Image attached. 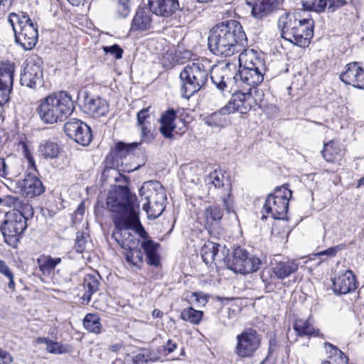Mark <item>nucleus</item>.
<instances>
[{"label": "nucleus", "mask_w": 364, "mask_h": 364, "mask_svg": "<svg viewBox=\"0 0 364 364\" xmlns=\"http://www.w3.org/2000/svg\"><path fill=\"white\" fill-rule=\"evenodd\" d=\"M136 200V195L127 186H119L109 193L106 205L114 225L112 237L122 248H134L139 244V240L130 232L134 230L141 238V248L145 252L147 264L157 267L161 264L159 244L149 236L141 224Z\"/></svg>", "instance_id": "1"}, {"label": "nucleus", "mask_w": 364, "mask_h": 364, "mask_svg": "<svg viewBox=\"0 0 364 364\" xmlns=\"http://www.w3.org/2000/svg\"><path fill=\"white\" fill-rule=\"evenodd\" d=\"M247 44L242 26L235 20H228L215 26L208 37V47L215 55L231 56Z\"/></svg>", "instance_id": "2"}, {"label": "nucleus", "mask_w": 364, "mask_h": 364, "mask_svg": "<svg viewBox=\"0 0 364 364\" xmlns=\"http://www.w3.org/2000/svg\"><path fill=\"white\" fill-rule=\"evenodd\" d=\"M75 109L71 95L65 91L55 92L42 99L37 108L40 119L48 124L64 121Z\"/></svg>", "instance_id": "3"}, {"label": "nucleus", "mask_w": 364, "mask_h": 364, "mask_svg": "<svg viewBox=\"0 0 364 364\" xmlns=\"http://www.w3.org/2000/svg\"><path fill=\"white\" fill-rule=\"evenodd\" d=\"M210 75V65L205 60L189 62L180 73L181 93L189 99L203 89Z\"/></svg>", "instance_id": "4"}, {"label": "nucleus", "mask_w": 364, "mask_h": 364, "mask_svg": "<svg viewBox=\"0 0 364 364\" xmlns=\"http://www.w3.org/2000/svg\"><path fill=\"white\" fill-rule=\"evenodd\" d=\"M8 21L14 32L16 43L25 50L33 49L38 38V26L24 12L11 13Z\"/></svg>", "instance_id": "5"}, {"label": "nucleus", "mask_w": 364, "mask_h": 364, "mask_svg": "<svg viewBox=\"0 0 364 364\" xmlns=\"http://www.w3.org/2000/svg\"><path fill=\"white\" fill-rule=\"evenodd\" d=\"M291 197V191L286 186L278 187L274 192L269 194L262 208V212L269 215L276 220L285 218L289 198Z\"/></svg>", "instance_id": "6"}, {"label": "nucleus", "mask_w": 364, "mask_h": 364, "mask_svg": "<svg viewBox=\"0 0 364 364\" xmlns=\"http://www.w3.org/2000/svg\"><path fill=\"white\" fill-rule=\"evenodd\" d=\"M209 192L215 193L222 200V205L227 213H235L234 200L232 196L231 183L220 171L215 170L208 178Z\"/></svg>", "instance_id": "7"}, {"label": "nucleus", "mask_w": 364, "mask_h": 364, "mask_svg": "<svg viewBox=\"0 0 364 364\" xmlns=\"http://www.w3.org/2000/svg\"><path fill=\"white\" fill-rule=\"evenodd\" d=\"M261 344V336L252 328H246L236 336L235 353L240 358H251Z\"/></svg>", "instance_id": "8"}, {"label": "nucleus", "mask_w": 364, "mask_h": 364, "mask_svg": "<svg viewBox=\"0 0 364 364\" xmlns=\"http://www.w3.org/2000/svg\"><path fill=\"white\" fill-rule=\"evenodd\" d=\"M27 227L28 223L24 222L21 216L15 215L9 211L5 215L0 230L5 242L10 246L15 247L19 241L21 235Z\"/></svg>", "instance_id": "9"}, {"label": "nucleus", "mask_w": 364, "mask_h": 364, "mask_svg": "<svg viewBox=\"0 0 364 364\" xmlns=\"http://www.w3.org/2000/svg\"><path fill=\"white\" fill-rule=\"evenodd\" d=\"M261 264L259 258L250 255L245 249L237 247L234 250L228 268L235 272L246 274L257 272Z\"/></svg>", "instance_id": "10"}, {"label": "nucleus", "mask_w": 364, "mask_h": 364, "mask_svg": "<svg viewBox=\"0 0 364 364\" xmlns=\"http://www.w3.org/2000/svg\"><path fill=\"white\" fill-rule=\"evenodd\" d=\"M42 60L38 55L28 58L21 73L20 83L22 86L36 88L41 85L43 79Z\"/></svg>", "instance_id": "11"}, {"label": "nucleus", "mask_w": 364, "mask_h": 364, "mask_svg": "<svg viewBox=\"0 0 364 364\" xmlns=\"http://www.w3.org/2000/svg\"><path fill=\"white\" fill-rule=\"evenodd\" d=\"M78 97L80 100L82 99L83 112L92 117L105 116L109 111V105L106 100L98 95H92L86 90H80Z\"/></svg>", "instance_id": "12"}, {"label": "nucleus", "mask_w": 364, "mask_h": 364, "mask_svg": "<svg viewBox=\"0 0 364 364\" xmlns=\"http://www.w3.org/2000/svg\"><path fill=\"white\" fill-rule=\"evenodd\" d=\"M65 134L75 142L87 146L92 139L91 128L77 119H70L64 124Z\"/></svg>", "instance_id": "13"}, {"label": "nucleus", "mask_w": 364, "mask_h": 364, "mask_svg": "<svg viewBox=\"0 0 364 364\" xmlns=\"http://www.w3.org/2000/svg\"><path fill=\"white\" fill-rule=\"evenodd\" d=\"M332 282V289L336 294H346L357 289L355 276L350 269L338 271Z\"/></svg>", "instance_id": "14"}, {"label": "nucleus", "mask_w": 364, "mask_h": 364, "mask_svg": "<svg viewBox=\"0 0 364 364\" xmlns=\"http://www.w3.org/2000/svg\"><path fill=\"white\" fill-rule=\"evenodd\" d=\"M14 72V63H4L0 68V106L5 105L9 100L13 88Z\"/></svg>", "instance_id": "15"}, {"label": "nucleus", "mask_w": 364, "mask_h": 364, "mask_svg": "<svg viewBox=\"0 0 364 364\" xmlns=\"http://www.w3.org/2000/svg\"><path fill=\"white\" fill-rule=\"evenodd\" d=\"M252 90L250 88L247 92H235L225 105V109H228L230 114L235 112L241 114L247 113L253 107Z\"/></svg>", "instance_id": "16"}, {"label": "nucleus", "mask_w": 364, "mask_h": 364, "mask_svg": "<svg viewBox=\"0 0 364 364\" xmlns=\"http://www.w3.org/2000/svg\"><path fill=\"white\" fill-rule=\"evenodd\" d=\"M277 23L282 37L294 44L297 28L300 23L296 14L284 12L279 17Z\"/></svg>", "instance_id": "17"}, {"label": "nucleus", "mask_w": 364, "mask_h": 364, "mask_svg": "<svg viewBox=\"0 0 364 364\" xmlns=\"http://www.w3.org/2000/svg\"><path fill=\"white\" fill-rule=\"evenodd\" d=\"M340 79L346 85H350L358 89L364 87V70L358 63L347 64L343 72L340 75Z\"/></svg>", "instance_id": "18"}, {"label": "nucleus", "mask_w": 364, "mask_h": 364, "mask_svg": "<svg viewBox=\"0 0 364 364\" xmlns=\"http://www.w3.org/2000/svg\"><path fill=\"white\" fill-rule=\"evenodd\" d=\"M148 6L152 14L165 18L171 17L183 9L179 0H149Z\"/></svg>", "instance_id": "19"}, {"label": "nucleus", "mask_w": 364, "mask_h": 364, "mask_svg": "<svg viewBox=\"0 0 364 364\" xmlns=\"http://www.w3.org/2000/svg\"><path fill=\"white\" fill-rule=\"evenodd\" d=\"M151 107L149 106L139 111L136 114L137 127L140 132L141 141L151 143L155 138V134L151 130Z\"/></svg>", "instance_id": "20"}, {"label": "nucleus", "mask_w": 364, "mask_h": 364, "mask_svg": "<svg viewBox=\"0 0 364 364\" xmlns=\"http://www.w3.org/2000/svg\"><path fill=\"white\" fill-rule=\"evenodd\" d=\"M266 71L265 65L253 68H239L238 73L234 77L237 81L238 78L251 87H256L261 84L264 80V74Z\"/></svg>", "instance_id": "21"}, {"label": "nucleus", "mask_w": 364, "mask_h": 364, "mask_svg": "<svg viewBox=\"0 0 364 364\" xmlns=\"http://www.w3.org/2000/svg\"><path fill=\"white\" fill-rule=\"evenodd\" d=\"M18 185L23 194L27 198H32L40 196L45 191L42 181L35 172L27 173L22 181H18Z\"/></svg>", "instance_id": "22"}, {"label": "nucleus", "mask_w": 364, "mask_h": 364, "mask_svg": "<svg viewBox=\"0 0 364 364\" xmlns=\"http://www.w3.org/2000/svg\"><path fill=\"white\" fill-rule=\"evenodd\" d=\"M141 196H144L146 203L166 202V195L163 186L159 181L145 182L139 189Z\"/></svg>", "instance_id": "23"}, {"label": "nucleus", "mask_w": 364, "mask_h": 364, "mask_svg": "<svg viewBox=\"0 0 364 364\" xmlns=\"http://www.w3.org/2000/svg\"><path fill=\"white\" fill-rule=\"evenodd\" d=\"M151 11L149 8L139 7L131 22L129 33L144 32L151 28Z\"/></svg>", "instance_id": "24"}, {"label": "nucleus", "mask_w": 364, "mask_h": 364, "mask_svg": "<svg viewBox=\"0 0 364 364\" xmlns=\"http://www.w3.org/2000/svg\"><path fill=\"white\" fill-rule=\"evenodd\" d=\"M300 23L296 33L294 45L306 48L309 46L314 36V22L311 18H299Z\"/></svg>", "instance_id": "25"}, {"label": "nucleus", "mask_w": 364, "mask_h": 364, "mask_svg": "<svg viewBox=\"0 0 364 364\" xmlns=\"http://www.w3.org/2000/svg\"><path fill=\"white\" fill-rule=\"evenodd\" d=\"M279 257V256L276 257L272 262V272L274 277L282 280L295 273L298 270L299 265L293 260H280Z\"/></svg>", "instance_id": "26"}, {"label": "nucleus", "mask_w": 364, "mask_h": 364, "mask_svg": "<svg viewBox=\"0 0 364 364\" xmlns=\"http://www.w3.org/2000/svg\"><path fill=\"white\" fill-rule=\"evenodd\" d=\"M224 250L225 247L220 244L210 241L205 242L200 250L203 261L208 264L216 259L222 260L225 255Z\"/></svg>", "instance_id": "27"}, {"label": "nucleus", "mask_w": 364, "mask_h": 364, "mask_svg": "<svg viewBox=\"0 0 364 364\" xmlns=\"http://www.w3.org/2000/svg\"><path fill=\"white\" fill-rule=\"evenodd\" d=\"M177 117V111L173 108L168 109L161 114L159 119L161 124L159 132L166 139H173V131L176 128L175 119Z\"/></svg>", "instance_id": "28"}, {"label": "nucleus", "mask_w": 364, "mask_h": 364, "mask_svg": "<svg viewBox=\"0 0 364 364\" xmlns=\"http://www.w3.org/2000/svg\"><path fill=\"white\" fill-rule=\"evenodd\" d=\"M279 4V0H254L252 14L257 18H262L277 9Z\"/></svg>", "instance_id": "29"}, {"label": "nucleus", "mask_w": 364, "mask_h": 364, "mask_svg": "<svg viewBox=\"0 0 364 364\" xmlns=\"http://www.w3.org/2000/svg\"><path fill=\"white\" fill-rule=\"evenodd\" d=\"M229 114L230 112L228 109H225V106H223L219 110L205 116L203 118V122L210 127L224 128L230 122L228 117Z\"/></svg>", "instance_id": "30"}, {"label": "nucleus", "mask_w": 364, "mask_h": 364, "mask_svg": "<svg viewBox=\"0 0 364 364\" xmlns=\"http://www.w3.org/2000/svg\"><path fill=\"white\" fill-rule=\"evenodd\" d=\"M327 359L323 360L321 364H347L348 358L334 345L325 342L323 343Z\"/></svg>", "instance_id": "31"}, {"label": "nucleus", "mask_w": 364, "mask_h": 364, "mask_svg": "<svg viewBox=\"0 0 364 364\" xmlns=\"http://www.w3.org/2000/svg\"><path fill=\"white\" fill-rule=\"evenodd\" d=\"M238 56L239 68H253L264 65V61L257 57V52L253 49H245Z\"/></svg>", "instance_id": "32"}, {"label": "nucleus", "mask_w": 364, "mask_h": 364, "mask_svg": "<svg viewBox=\"0 0 364 364\" xmlns=\"http://www.w3.org/2000/svg\"><path fill=\"white\" fill-rule=\"evenodd\" d=\"M293 329L297 336H318V330L315 328L311 321L296 319L293 325Z\"/></svg>", "instance_id": "33"}, {"label": "nucleus", "mask_w": 364, "mask_h": 364, "mask_svg": "<svg viewBox=\"0 0 364 364\" xmlns=\"http://www.w3.org/2000/svg\"><path fill=\"white\" fill-rule=\"evenodd\" d=\"M223 216V208L218 204L208 205L204 211L206 226L210 227L220 221Z\"/></svg>", "instance_id": "34"}, {"label": "nucleus", "mask_w": 364, "mask_h": 364, "mask_svg": "<svg viewBox=\"0 0 364 364\" xmlns=\"http://www.w3.org/2000/svg\"><path fill=\"white\" fill-rule=\"evenodd\" d=\"M226 73V69H215L210 74V79L213 83L220 91L226 90L232 82L230 78L225 77Z\"/></svg>", "instance_id": "35"}, {"label": "nucleus", "mask_w": 364, "mask_h": 364, "mask_svg": "<svg viewBox=\"0 0 364 364\" xmlns=\"http://www.w3.org/2000/svg\"><path fill=\"white\" fill-rule=\"evenodd\" d=\"M142 142H134L131 144H125L124 142H118L115 144L114 148L112 150L111 154L116 159L126 158L132 153V151L138 147Z\"/></svg>", "instance_id": "36"}, {"label": "nucleus", "mask_w": 364, "mask_h": 364, "mask_svg": "<svg viewBox=\"0 0 364 364\" xmlns=\"http://www.w3.org/2000/svg\"><path fill=\"white\" fill-rule=\"evenodd\" d=\"M83 326L89 332L100 334L102 326L101 319L97 314H87L83 319Z\"/></svg>", "instance_id": "37"}, {"label": "nucleus", "mask_w": 364, "mask_h": 364, "mask_svg": "<svg viewBox=\"0 0 364 364\" xmlns=\"http://www.w3.org/2000/svg\"><path fill=\"white\" fill-rule=\"evenodd\" d=\"M38 151L44 158L55 159L60 153V146L53 141L46 140L40 144Z\"/></svg>", "instance_id": "38"}, {"label": "nucleus", "mask_w": 364, "mask_h": 364, "mask_svg": "<svg viewBox=\"0 0 364 364\" xmlns=\"http://www.w3.org/2000/svg\"><path fill=\"white\" fill-rule=\"evenodd\" d=\"M112 11L115 18L123 19L127 18L131 11V1L115 0Z\"/></svg>", "instance_id": "39"}, {"label": "nucleus", "mask_w": 364, "mask_h": 364, "mask_svg": "<svg viewBox=\"0 0 364 364\" xmlns=\"http://www.w3.org/2000/svg\"><path fill=\"white\" fill-rule=\"evenodd\" d=\"M83 284L86 289V292L83 296V299L86 300L87 302H89L92 294L98 290L100 282L95 275L87 274L84 279Z\"/></svg>", "instance_id": "40"}, {"label": "nucleus", "mask_w": 364, "mask_h": 364, "mask_svg": "<svg viewBox=\"0 0 364 364\" xmlns=\"http://www.w3.org/2000/svg\"><path fill=\"white\" fill-rule=\"evenodd\" d=\"M125 258L127 262L137 268H141L144 262V255L138 247L126 250Z\"/></svg>", "instance_id": "41"}, {"label": "nucleus", "mask_w": 364, "mask_h": 364, "mask_svg": "<svg viewBox=\"0 0 364 364\" xmlns=\"http://www.w3.org/2000/svg\"><path fill=\"white\" fill-rule=\"evenodd\" d=\"M203 316V312L202 311L196 310L192 307L184 309L180 315L182 320L196 325L200 323Z\"/></svg>", "instance_id": "42"}, {"label": "nucleus", "mask_w": 364, "mask_h": 364, "mask_svg": "<svg viewBox=\"0 0 364 364\" xmlns=\"http://www.w3.org/2000/svg\"><path fill=\"white\" fill-rule=\"evenodd\" d=\"M11 212L14 213L15 215L21 216L24 222L26 223L27 221L31 219L33 216V209L32 205L24 200H21L20 205H18L16 210H12Z\"/></svg>", "instance_id": "43"}, {"label": "nucleus", "mask_w": 364, "mask_h": 364, "mask_svg": "<svg viewBox=\"0 0 364 364\" xmlns=\"http://www.w3.org/2000/svg\"><path fill=\"white\" fill-rule=\"evenodd\" d=\"M143 210L147 213L149 218H156L165 210V202L146 203L143 205Z\"/></svg>", "instance_id": "44"}, {"label": "nucleus", "mask_w": 364, "mask_h": 364, "mask_svg": "<svg viewBox=\"0 0 364 364\" xmlns=\"http://www.w3.org/2000/svg\"><path fill=\"white\" fill-rule=\"evenodd\" d=\"M302 6L305 10L316 12L324 11L328 5L327 0H310L302 1Z\"/></svg>", "instance_id": "45"}, {"label": "nucleus", "mask_w": 364, "mask_h": 364, "mask_svg": "<svg viewBox=\"0 0 364 364\" xmlns=\"http://www.w3.org/2000/svg\"><path fill=\"white\" fill-rule=\"evenodd\" d=\"M338 148L333 141L327 144H324L323 149L321 151V154L323 159L328 162H333L336 159L338 154Z\"/></svg>", "instance_id": "46"}, {"label": "nucleus", "mask_w": 364, "mask_h": 364, "mask_svg": "<svg viewBox=\"0 0 364 364\" xmlns=\"http://www.w3.org/2000/svg\"><path fill=\"white\" fill-rule=\"evenodd\" d=\"M46 350L48 353L52 354H63L68 352V348L63 346L61 343L50 341V343L48 345Z\"/></svg>", "instance_id": "47"}, {"label": "nucleus", "mask_w": 364, "mask_h": 364, "mask_svg": "<svg viewBox=\"0 0 364 364\" xmlns=\"http://www.w3.org/2000/svg\"><path fill=\"white\" fill-rule=\"evenodd\" d=\"M60 262L61 259L60 257H48L43 260L40 267L42 271H50L53 269Z\"/></svg>", "instance_id": "48"}, {"label": "nucleus", "mask_w": 364, "mask_h": 364, "mask_svg": "<svg viewBox=\"0 0 364 364\" xmlns=\"http://www.w3.org/2000/svg\"><path fill=\"white\" fill-rule=\"evenodd\" d=\"M21 199L14 196H6L3 199L0 198V203L13 208V210H16L18 205H20Z\"/></svg>", "instance_id": "49"}, {"label": "nucleus", "mask_w": 364, "mask_h": 364, "mask_svg": "<svg viewBox=\"0 0 364 364\" xmlns=\"http://www.w3.org/2000/svg\"><path fill=\"white\" fill-rule=\"evenodd\" d=\"M87 237L84 233L78 232L75 239V249L76 252L82 253L85 251L87 244Z\"/></svg>", "instance_id": "50"}, {"label": "nucleus", "mask_w": 364, "mask_h": 364, "mask_svg": "<svg viewBox=\"0 0 364 364\" xmlns=\"http://www.w3.org/2000/svg\"><path fill=\"white\" fill-rule=\"evenodd\" d=\"M103 50L105 53L114 56L116 59H121L122 58L123 50L117 44H114L111 46H104Z\"/></svg>", "instance_id": "51"}, {"label": "nucleus", "mask_w": 364, "mask_h": 364, "mask_svg": "<svg viewBox=\"0 0 364 364\" xmlns=\"http://www.w3.org/2000/svg\"><path fill=\"white\" fill-rule=\"evenodd\" d=\"M264 98V93L262 89H259L258 87L254 88V92L252 93V99L253 105H259V107L262 106V103Z\"/></svg>", "instance_id": "52"}, {"label": "nucleus", "mask_w": 364, "mask_h": 364, "mask_svg": "<svg viewBox=\"0 0 364 364\" xmlns=\"http://www.w3.org/2000/svg\"><path fill=\"white\" fill-rule=\"evenodd\" d=\"M328 10L330 12H334L338 9L346 6L348 4L347 0H327Z\"/></svg>", "instance_id": "53"}, {"label": "nucleus", "mask_w": 364, "mask_h": 364, "mask_svg": "<svg viewBox=\"0 0 364 364\" xmlns=\"http://www.w3.org/2000/svg\"><path fill=\"white\" fill-rule=\"evenodd\" d=\"M23 153L24 157L28 161V164L29 166L34 171H36L35 161H34L31 152L29 151L27 146L25 144H23Z\"/></svg>", "instance_id": "54"}, {"label": "nucleus", "mask_w": 364, "mask_h": 364, "mask_svg": "<svg viewBox=\"0 0 364 364\" xmlns=\"http://www.w3.org/2000/svg\"><path fill=\"white\" fill-rule=\"evenodd\" d=\"M191 298L195 300L199 305L205 306L208 302V297L206 295L202 294L200 292H194L191 295Z\"/></svg>", "instance_id": "55"}, {"label": "nucleus", "mask_w": 364, "mask_h": 364, "mask_svg": "<svg viewBox=\"0 0 364 364\" xmlns=\"http://www.w3.org/2000/svg\"><path fill=\"white\" fill-rule=\"evenodd\" d=\"M0 359L3 360L4 364H11L14 358L11 355L2 349L0 348Z\"/></svg>", "instance_id": "56"}, {"label": "nucleus", "mask_w": 364, "mask_h": 364, "mask_svg": "<svg viewBox=\"0 0 364 364\" xmlns=\"http://www.w3.org/2000/svg\"><path fill=\"white\" fill-rule=\"evenodd\" d=\"M0 273L6 276L7 278L14 275L9 266L3 260H0Z\"/></svg>", "instance_id": "57"}, {"label": "nucleus", "mask_w": 364, "mask_h": 364, "mask_svg": "<svg viewBox=\"0 0 364 364\" xmlns=\"http://www.w3.org/2000/svg\"><path fill=\"white\" fill-rule=\"evenodd\" d=\"M176 348V343L173 342L171 339H168L166 344L164 346V350L167 352V353H171L173 352Z\"/></svg>", "instance_id": "58"}, {"label": "nucleus", "mask_w": 364, "mask_h": 364, "mask_svg": "<svg viewBox=\"0 0 364 364\" xmlns=\"http://www.w3.org/2000/svg\"><path fill=\"white\" fill-rule=\"evenodd\" d=\"M10 0H0V15L7 11L10 5Z\"/></svg>", "instance_id": "59"}, {"label": "nucleus", "mask_w": 364, "mask_h": 364, "mask_svg": "<svg viewBox=\"0 0 364 364\" xmlns=\"http://www.w3.org/2000/svg\"><path fill=\"white\" fill-rule=\"evenodd\" d=\"M336 252H337V249L336 247H330L326 250L319 252L317 254V255H318V256L326 255V256L332 257V256H334Z\"/></svg>", "instance_id": "60"}, {"label": "nucleus", "mask_w": 364, "mask_h": 364, "mask_svg": "<svg viewBox=\"0 0 364 364\" xmlns=\"http://www.w3.org/2000/svg\"><path fill=\"white\" fill-rule=\"evenodd\" d=\"M85 203H84V202H82L78 205L76 210L75 211V218H77L78 215L80 216L81 218H82V216L85 214Z\"/></svg>", "instance_id": "61"}, {"label": "nucleus", "mask_w": 364, "mask_h": 364, "mask_svg": "<svg viewBox=\"0 0 364 364\" xmlns=\"http://www.w3.org/2000/svg\"><path fill=\"white\" fill-rule=\"evenodd\" d=\"M50 339L45 337H38L36 339V342L38 344L45 343L48 346V345L50 343Z\"/></svg>", "instance_id": "62"}, {"label": "nucleus", "mask_w": 364, "mask_h": 364, "mask_svg": "<svg viewBox=\"0 0 364 364\" xmlns=\"http://www.w3.org/2000/svg\"><path fill=\"white\" fill-rule=\"evenodd\" d=\"M6 163L4 159H0V175L6 173Z\"/></svg>", "instance_id": "63"}, {"label": "nucleus", "mask_w": 364, "mask_h": 364, "mask_svg": "<svg viewBox=\"0 0 364 364\" xmlns=\"http://www.w3.org/2000/svg\"><path fill=\"white\" fill-rule=\"evenodd\" d=\"M8 279H9V282L8 284L9 288L11 289H14V288H15V282H14V275H12L11 277H8Z\"/></svg>", "instance_id": "64"}]
</instances>
